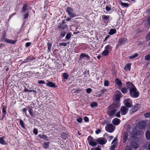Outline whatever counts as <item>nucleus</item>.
<instances>
[{
    "label": "nucleus",
    "mask_w": 150,
    "mask_h": 150,
    "mask_svg": "<svg viewBox=\"0 0 150 150\" xmlns=\"http://www.w3.org/2000/svg\"><path fill=\"white\" fill-rule=\"evenodd\" d=\"M38 83L39 84H45V82L43 80H39L38 81Z\"/></svg>",
    "instance_id": "55"
},
{
    "label": "nucleus",
    "mask_w": 150,
    "mask_h": 150,
    "mask_svg": "<svg viewBox=\"0 0 150 150\" xmlns=\"http://www.w3.org/2000/svg\"><path fill=\"white\" fill-rule=\"evenodd\" d=\"M132 100L131 99L127 98L124 100V103L125 105L127 107L131 108L132 105Z\"/></svg>",
    "instance_id": "10"
},
{
    "label": "nucleus",
    "mask_w": 150,
    "mask_h": 150,
    "mask_svg": "<svg viewBox=\"0 0 150 150\" xmlns=\"http://www.w3.org/2000/svg\"><path fill=\"white\" fill-rule=\"evenodd\" d=\"M46 85L49 87L52 88H55L56 86L55 84L51 81H48L46 83Z\"/></svg>",
    "instance_id": "23"
},
{
    "label": "nucleus",
    "mask_w": 150,
    "mask_h": 150,
    "mask_svg": "<svg viewBox=\"0 0 150 150\" xmlns=\"http://www.w3.org/2000/svg\"><path fill=\"white\" fill-rule=\"evenodd\" d=\"M120 95L119 94H117L115 95V99L117 101H120Z\"/></svg>",
    "instance_id": "45"
},
{
    "label": "nucleus",
    "mask_w": 150,
    "mask_h": 150,
    "mask_svg": "<svg viewBox=\"0 0 150 150\" xmlns=\"http://www.w3.org/2000/svg\"><path fill=\"white\" fill-rule=\"evenodd\" d=\"M17 41V40H10L8 39H6V40H5V42H6L7 43H9L10 44H15L16 42Z\"/></svg>",
    "instance_id": "26"
},
{
    "label": "nucleus",
    "mask_w": 150,
    "mask_h": 150,
    "mask_svg": "<svg viewBox=\"0 0 150 150\" xmlns=\"http://www.w3.org/2000/svg\"><path fill=\"white\" fill-rule=\"evenodd\" d=\"M146 39L147 40H150V31L146 35Z\"/></svg>",
    "instance_id": "57"
},
{
    "label": "nucleus",
    "mask_w": 150,
    "mask_h": 150,
    "mask_svg": "<svg viewBox=\"0 0 150 150\" xmlns=\"http://www.w3.org/2000/svg\"><path fill=\"white\" fill-rule=\"evenodd\" d=\"M39 137L44 140H48L47 137L45 135L42 134H39L38 135Z\"/></svg>",
    "instance_id": "28"
},
{
    "label": "nucleus",
    "mask_w": 150,
    "mask_h": 150,
    "mask_svg": "<svg viewBox=\"0 0 150 150\" xmlns=\"http://www.w3.org/2000/svg\"><path fill=\"white\" fill-rule=\"evenodd\" d=\"M44 148L45 149H48L49 146V142H45L43 144Z\"/></svg>",
    "instance_id": "38"
},
{
    "label": "nucleus",
    "mask_w": 150,
    "mask_h": 150,
    "mask_svg": "<svg viewBox=\"0 0 150 150\" xmlns=\"http://www.w3.org/2000/svg\"><path fill=\"white\" fill-rule=\"evenodd\" d=\"M145 135L146 139L147 140H149L150 139V131L147 130L145 132Z\"/></svg>",
    "instance_id": "29"
},
{
    "label": "nucleus",
    "mask_w": 150,
    "mask_h": 150,
    "mask_svg": "<svg viewBox=\"0 0 150 150\" xmlns=\"http://www.w3.org/2000/svg\"><path fill=\"white\" fill-rule=\"evenodd\" d=\"M34 59V58L33 57H28L26 58V62H30Z\"/></svg>",
    "instance_id": "34"
},
{
    "label": "nucleus",
    "mask_w": 150,
    "mask_h": 150,
    "mask_svg": "<svg viewBox=\"0 0 150 150\" xmlns=\"http://www.w3.org/2000/svg\"><path fill=\"white\" fill-rule=\"evenodd\" d=\"M113 127V125L112 124H108L107 126L105 127V129L108 132L112 133L115 130V129Z\"/></svg>",
    "instance_id": "7"
},
{
    "label": "nucleus",
    "mask_w": 150,
    "mask_h": 150,
    "mask_svg": "<svg viewBox=\"0 0 150 150\" xmlns=\"http://www.w3.org/2000/svg\"><path fill=\"white\" fill-rule=\"evenodd\" d=\"M83 119L81 117H79L76 120V121L79 123H81Z\"/></svg>",
    "instance_id": "59"
},
{
    "label": "nucleus",
    "mask_w": 150,
    "mask_h": 150,
    "mask_svg": "<svg viewBox=\"0 0 150 150\" xmlns=\"http://www.w3.org/2000/svg\"><path fill=\"white\" fill-rule=\"evenodd\" d=\"M47 52H50L51 50V48L52 47V44L51 43L48 42L47 43Z\"/></svg>",
    "instance_id": "32"
},
{
    "label": "nucleus",
    "mask_w": 150,
    "mask_h": 150,
    "mask_svg": "<svg viewBox=\"0 0 150 150\" xmlns=\"http://www.w3.org/2000/svg\"><path fill=\"white\" fill-rule=\"evenodd\" d=\"M4 139V137H0V143L3 145H6L7 143L6 142H5Z\"/></svg>",
    "instance_id": "31"
},
{
    "label": "nucleus",
    "mask_w": 150,
    "mask_h": 150,
    "mask_svg": "<svg viewBox=\"0 0 150 150\" xmlns=\"http://www.w3.org/2000/svg\"><path fill=\"white\" fill-rule=\"evenodd\" d=\"M110 52L105 49L102 52V54L103 56H106L108 55Z\"/></svg>",
    "instance_id": "33"
},
{
    "label": "nucleus",
    "mask_w": 150,
    "mask_h": 150,
    "mask_svg": "<svg viewBox=\"0 0 150 150\" xmlns=\"http://www.w3.org/2000/svg\"><path fill=\"white\" fill-rule=\"evenodd\" d=\"M131 64H127L124 67V70L126 71H130L131 69Z\"/></svg>",
    "instance_id": "25"
},
{
    "label": "nucleus",
    "mask_w": 150,
    "mask_h": 150,
    "mask_svg": "<svg viewBox=\"0 0 150 150\" xmlns=\"http://www.w3.org/2000/svg\"><path fill=\"white\" fill-rule=\"evenodd\" d=\"M112 123L115 125H118L120 123V120L117 118H115L112 120Z\"/></svg>",
    "instance_id": "22"
},
{
    "label": "nucleus",
    "mask_w": 150,
    "mask_h": 150,
    "mask_svg": "<svg viewBox=\"0 0 150 150\" xmlns=\"http://www.w3.org/2000/svg\"><path fill=\"white\" fill-rule=\"evenodd\" d=\"M113 47L110 45H108L105 47V49L109 51L110 53L112 50Z\"/></svg>",
    "instance_id": "24"
},
{
    "label": "nucleus",
    "mask_w": 150,
    "mask_h": 150,
    "mask_svg": "<svg viewBox=\"0 0 150 150\" xmlns=\"http://www.w3.org/2000/svg\"><path fill=\"white\" fill-rule=\"evenodd\" d=\"M29 15L28 12H26V14H25L23 15L24 18L25 19L28 18Z\"/></svg>",
    "instance_id": "62"
},
{
    "label": "nucleus",
    "mask_w": 150,
    "mask_h": 150,
    "mask_svg": "<svg viewBox=\"0 0 150 150\" xmlns=\"http://www.w3.org/2000/svg\"><path fill=\"white\" fill-rule=\"evenodd\" d=\"M116 30L115 28H112L110 29L109 32L108 34L110 35H112L115 34L116 33Z\"/></svg>",
    "instance_id": "27"
},
{
    "label": "nucleus",
    "mask_w": 150,
    "mask_h": 150,
    "mask_svg": "<svg viewBox=\"0 0 150 150\" xmlns=\"http://www.w3.org/2000/svg\"><path fill=\"white\" fill-rule=\"evenodd\" d=\"M96 140V139H93V138L91 136H88L87 138L89 144L93 147L97 145Z\"/></svg>",
    "instance_id": "4"
},
{
    "label": "nucleus",
    "mask_w": 150,
    "mask_h": 150,
    "mask_svg": "<svg viewBox=\"0 0 150 150\" xmlns=\"http://www.w3.org/2000/svg\"><path fill=\"white\" fill-rule=\"evenodd\" d=\"M136 138V137L134 135L132 136L130 138V140H131V144L133 147L135 149H137L139 147V146L138 144L134 141V140H135Z\"/></svg>",
    "instance_id": "5"
},
{
    "label": "nucleus",
    "mask_w": 150,
    "mask_h": 150,
    "mask_svg": "<svg viewBox=\"0 0 150 150\" xmlns=\"http://www.w3.org/2000/svg\"><path fill=\"white\" fill-rule=\"evenodd\" d=\"M145 59L146 60H150V54H148L146 55L145 57Z\"/></svg>",
    "instance_id": "50"
},
{
    "label": "nucleus",
    "mask_w": 150,
    "mask_h": 150,
    "mask_svg": "<svg viewBox=\"0 0 150 150\" xmlns=\"http://www.w3.org/2000/svg\"><path fill=\"white\" fill-rule=\"evenodd\" d=\"M120 111H119L116 114V116L118 117H120Z\"/></svg>",
    "instance_id": "64"
},
{
    "label": "nucleus",
    "mask_w": 150,
    "mask_h": 150,
    "mask_svg": "<svg viewBox=\"0 0 150 150\" xmlns=\"http://www.w3.org/2000/svg\"><path fill=\"white\" fill-rule=\"evenodd\" d=\"M66 33L65 31H61L60 33V38H62L64 37L65 36Z\"/></svg>",
    "instance_id": "36"
},
{
    "label": "nucleus",
    "mask_w": 150,
    "mask_h": 150,
    "mask_svg": "<svg viewBox=\"0 0 150 150\" xmlns=\"http://www.w3.org/2000/svg\"><path fill=\"white\" fill-rule=\"evenodd\" d=\"M107 91H108L107 89L104 88L102 90H101L100 91V92L102 94H104L105 93V92H107Z\"/></svg>",
    "instance_id": "54"
},
{
    "label": "nucleus",
    "mask_w": 150,
    "mask_h": 150,
    "mask_svg": "<svg viewBox=\"0 0 150 150\" xmlns=\"http://www.w3.org/2000/svg\"><path fill=\"white\" fill-rule=\"evenodd\" d=\"M128 110V109L125 106L122 107L120 109V112L122 115H125L127 114Z\"/></svg>",
    "instance_id": "12"
},
{
    "label": "nucleus",
    "mask_w": 150,
    "mask_h": 150,
    "mask_svg": "<svg viewBox=\"0 0 150 150\" xmlns=\"http://www.w3.org/2000/svg\"><path fill=\"white\" fill-rule=\"evenodd\" d=\"M96 142L100 145H104L106 143L107 139L103 137L99 138L96 140Z\"/></svg>",
    "instance_id": "9"
},
{
    "label": "nucleus",
    "mask_w": 150,
    "mask_h": 150,
    "mask_svg": "<svg viewBox=\"0 0 150 150\" xmlns=\"http://www.w3.org/2000/svg\"><path fill=\"white\" fill-rule=\"evenodd\" d=\"M111 105H113L114 107L118 109V108L120 106V101L115 100L114 103L112 104Z\"/></svg>",
    "instance_id": "21"
},
{
    "label": "nucleus",
    "mask_w": 150,
    "mask_h": 150,
    "mask_svg": "<svg viewBox=\"0 0 150 150\" xmlns=\"http://www.w3.org/2000/svg\"><path fill=\"white\" fill-rule=\"evenodd\" d=\"M92 91V90L91 88H88L86 89V92L87 93L89 94Z\"/></svg>",
    "instance_id": "60"
},
{
    "label": "nucleus",
    "mask_w": 150,
    "mask_h": 150,
    "mask_svg": "<svg viewBox=\"0 0 150 150\" xmlns=\"http://www.w3.org/2000/svg\"><path fill=\"white\" fill-rule=\"evenodd\" d=\"M23 91L24 92H34L35 93H36V91H35L34 90H29L26 88V87H25V88L24 90Z\"/></svg>",
    "instance_id": "41"
},
{
    "label": "nucleus",
    "mask_w": 150,
    "mask_h": 150,
    "mask_svg": "<svg viewBox=\"0 0 150 150\" xmlns=\"http://www.w3.org/2000/svg\"><path fill=\"white\" fill-rule=\"evenodd\" d=\"M86 54L84 53L81 54L79 56V59H81L86 56Z\"/></svg>",
    "instance_id": "49"
},
{
    "label": "nucleus",
    "mask_w": 150,
    "mask_h": 150,
    "mask_svg": "<svg viewBox=\"0 0 150 150\" xmlns=\"http://www.w3.org/2000/svg\"><path fill=\"white\" fill-rule=\"evenodd\" d=\"M139 107V105L138 104L135 105L134 107L131 110L133 113L137 111L138 110Z\"/></svg>",
    "instance_id": "20"
},
{
    "label": "nucleus",
    "mask_w": 150,
    "mask_h": 150,
    "mask_svg": "<svg viewBox=\"0 0 150 150\" xmlns=\"http://www.w3.org/2000/svg\"><path fill=\"white\" fill-rule=\"evenodd\" d=\"M129 90V95L130 97L134 98H137L139 95V93L137 89L135 87L132 88H130Z\"/></svg>",
    "instance_id": "1"
},
{
    "label": "nucleus",
    "mask_w": 150,
    "mask_h": 150,
    "mask_svg": "<svg viewBox=\"0 0 150 150\" xmlns=\"http://www.w3.org/2000/svg\"><path fill=\"white\" fill-rule=\"evenodd\" d=\"M146 123L144 121H141L139 122L138 128L139 129H144L146 128Z\"/></svg>",
    "instance_id": "8"
},
{
    "label": "nucleus",
    "mask_w": 150,
    "mask_h": 150,
    "mask_svg": "<svg viewBox=\"0 0 150 150\" xmlns=\"http://www.w3.org/2000/svg\"><path fill=\"white\" fill-rule=\"evenodd\" d=\"M120 90L122 93L124 94H126L127 91V88L126 87L122 88Z\"/></svg>",
    "instance_id": "37"
},
{
    "label": "nucleus",
    "mask_w": 150,
    "mask_h": 150,
    "mask_svg": "<svg viewBox=\"0 0 150 150\" xmlns=\"http://www.w3.org/2000/svg\"><path fill=\"white\" fill-rule=\"evenodd\" d=\"M126 84L127 87L129 88V89L130 88H132L135 87L134 84L129 81L127 82L126 83Z\"/></svg>",
    "instance_id": "18"
},
{
    "label": "nucleus",
    "mask_w": 150,
    "mask_h": 150,
    "mask_svg": "<svg viewBox=\"0 0 150 150\" xmlns=\"http://www.w3.org/2000/svg\"><path fill=\"white\" fill-rule=\"evenodd\" d=\"M98 105L97 103L95 102H93L91 103L90 106L92 108H93L94 107H97Z\"/></svg>",
    "instance_id": "40"
},
{
    "label": "nucleus",
    "mask_w": 150,
    "mask_h": 150,
    "mask_svg": "<svg viewBox=\"0 0 150 150\" xmlns=\"http://www.w3.org/2000/svg\"><path fill=\"white\" fill-rule=\"evenodd\" d=\"M62 76L65 79H67L69 77L68 74L66 73H64L62 74Z\"/></svg>",
    "instance_id": "39"
},
{
    "label": "nucleus",
    "mask_w": 150,
    "mask_h": 150,
    "mask_svg": "<svg viewBox=\"0 0 150 150\" xmlns=\"http://www.w3.org/2000/svg\"><path fill=\"white\" fill-rule=\"evenodd\" d=\"M121 5L124 7H127L129 6V5L128 4L123 2L121 3Z\"/></svg>",
    "instance_id": "48"
},
{
    "label": "nucleus",
    "mask_w": 150,
    "mask_h": 150,
    "mask_svg": "<svg viewBox=\"0 0 150 150\" xmlns=\"http://www.w3.org/2000/svg\"><path fill=\"white\" fill-rule=\"evenodd\" d=\"M28 7V5L26 4H25L23 6L22 8L21 12L23 13L25 12V11H26L27 8Z\"/></svg>",
    "instance_id": "30"
},
{
    "label": "nucleus",
    "mask_w": 150,
    "mask_h": 150,
    "mask_svg": "<svg viewBox=\"0 0 150 150\" xmlns=\"http://www.w3.org/2000/svg\"><path fill=\"white\" fill-rule=\"evenodd\" d=\"M128 134L127 132H124L123 134V143H125L128 139Z\"/></svg>",
    "instance_id": "17"
},
{
    "label": "nucleus",
    "mask_w": 150,
    "mask_h": 150,
    "mask_svg": "<svg viewBox=\"0 0 150 150\" xmlns=\"http://www.w3.org/2000/svg\"><path fill=\"white\" fill-rule=\"evenodd\" d=\"M117 138H115L112 142V144H114L115 142L117 141Z\"/></svg>",
    "instance_id": "63"
},
{
    "label": "nucleus",
    "mask_w": 150,
    "mask_h": 150,
    "mask_svg": "<svg viewBox=\"0 0 150 150\" xmlns=\"http://www.w3.org/2000/svg\"><path fill=\"white\" fill-rule=\"evenodd\" d=\"M105 9L107 11H109L111 10V5H107L105 7Z\"/></svg>",
    "instance_id": "46"
},
{
    "label": "nucleus",
    "mask_w": 150,
    "mask_h": 150,
    "mask_svg": "<svg viewBox=\"0 0 150 150\" xmlns=\"http://www.w3.org/2000/svg\"><path fill=\"white\" fill-rule=\"evenodd\" d=\"M115 83L117 84L118 88H121L123 84L121 81L119 79L116 78L115 80Z\"/></svg>",
    "instance_id": "13"
},
{
    "label": "nucleus",
    "mask_w": 150,
    "mask_h": 150,
    "mask_svg": "<svg viewBox=\"0 0 150 150\" xmlns=\"http://www.w3.org/2000/svg\"><path fill=\"white\" fill-rule=\"evenodd\" d=\"M110 16L108 15H103L102 16V19L103 22L107 24L110 20Z\"/></svg>",
    "instance_id": "11"
},
{
    "label": "nucleus",
    "mask_w": 150,
    "mask_h": 150,
    "mask_svg": "<svg viewBox=\"0 0 150 150\" xmlns=\"http://www.w3.org/2000/svg\"><path fill=\"white\" fill-rule=\"evenodd\" d=\"M61 137L63 139H66L67 137V135L65 132H62L61 134Z\"/></svg>",
    "instance_id": "35"
},
{
    "label": "nucleus",
    "mask_w": 150,
    "mask_h": 150,
    "mask_svg": "<svg viewBox=\"0 0 150 150\" xmlns=\"http://www.w3.org/2000/svg\"><path fill=\"white\" fill-rule=\"evenodd\" d=\"M33 133L35 135H37L38 134V129L37 128H34L33 130Z\"/></svg>",
    "instance_id": "56"
},
{
    "label": "nucleus",
    "mask_w": 150,
    "mask_h": 150,
    "mask_svg": "<svg viewBox=\"0 0 150 150\" xmlns=\"http://www.w3.org/2000/svg\"><path fill=\"white\" fill-rule=\"evenodd\" d=\"M68 26L65 23V22L64 20H62V22L59 23V25H58V28L59 30H62L67 28Z\"/></svg>",
    "instance_id": "6"
},
{
    "label": "nucleus",
    "mask_w": 150,
    "mask_h": 150,
    "mask_svg": "<svg viewBox=\"0 0 150 150\" xmlns=\"http://www.w3.org/2000/svg\"><path fill=\"white\" fill-rule=\"evenodd\" d=\"M127 40V38H122L120 39H119L118 40V45L119 46H120L122 45L124 43L125 41Z\"/></svg>",
    "instance_id": "16"
},
{
    "label": "nucleus",
    "mask_w": 150,
    "mask_h": 150,
    "mask_svg": "<svg viewBox=\"0 0 150 150\" xmlns=\"http://www.w3.org/2000/svg\"><path fill=\"white\" fill-rule=\"evenodd\" d=\"M69 42H66V43H64V42H63V43H59V45L60 46H66L67 45V44H69Z\"/></svg>",
    "instance_id": "52"
},
{
    "label": "nucleus",
    "mask_w": 150,
    "mask_h": 150,
    "mask_svg": "<svg viewBox=\"0 0 150 150\" xmlns=\"http://www.w3.org/2000/svg\"><path fill=\"white\" fill-rule=\"evenodd\" d=\"M71 37V33H68L65 37V38L67 40H68Z\"/></svg>",
    "instance_id": "42"
},
{
    "label": "nucleus",
    "mask_w": 150,
    "mask_h": 150,
    "mask_svg": "<svg viewBox=\"0 0 150 150\" xmlns=\"http://www.w3.org/2000/svg\"><path fill=\"white\" fill-rule=\"evenodd\" d=\"M116 146V144H114L111 146L110 148V150H115V148Z\"/></svg>",
    "instance_id": "51"
},
{
    "label": "nucleus",
    "mask_w": 150,
    "mask_h": 150,
    "mask_svg": "<svg viewBox=\"0 0 150 150\" xmlns=\"http://www.w3.org/2000/svg\"><path fill=\"white\" fill-rule=\"evenodd\" d=\"M7 108L4 105L3 106L2 108V117L1 119H0V120H2L4 118H6V109Z\"/></svg>",
    "instance_id": "14"
},
{
    "label": "nucleus",
    "mask_w": 150,
    "mask_h": 150,
    "mask_svg": "<svg viewBox=\"0 0 150 150\" xmlns=\"http://www.w3.org/2000/svg\"><path fill=\"white\" fill-rule=\"evenodd\" d=\"M66 11L69 17L72 18L76 16V13L74 9L71 7H67L66 9Z\"/></svg>",
    "instance_id": "2"
},
{
    "label": "nucleus",
    "mask_w": 150,
    "mask_h": 150,
    "mask_svg": "<svg viewBox=\"0 0 150 150\" xmlns=\"http://www.w3.org/2000/svg\"><path fill=\"white\" fill-rule=\"evenodd\" d=\"M6 35V31H4L2 34V36L1 38V41H4L5 42V40H6V39H7V38H5Z\"/></svg>",
    "instance_id": "19"
},
{
    "label": "nucleus",
    "mask_w": 150,
    "mask_h": 150,
    "mask_svg": "<svg viewBox=\"0 0 150 150\" xmlns=\"http://www.w3.org/2000/svg\"><path fill=\"white\" fill-rule=\"evenodd\" d=\"M144 116L146 118L150 117V112H146L144 115Z\"/></svg>",
    "instance_id": "47"
},
{
    "label": "nucleus",
    "mask_w": 150,
    "mask_h": 150,
    "mask_svg": "<svg viewBox=\"0 0 150 150\" xmlns=\"http://www.w3.org/2000/svg\"><path fill=\"white\" fill-rule=\"evenodd\" d=\"M109 85V81L107 80H105L104 82V86H108Z\"/></svg>",
    "instance_id": "53"
},
{
    "label": "nucleus",
    "mask_w": 150,
    "mask_h": 150,
    "mask_svg": "<svg viewBox=\"0 0 150 150\" xmlns=\"http://www.w3.org/2000/svg\"><path fill=\"white\" fill-rule=\"evenodd\" d=\"M83 120L86 122H87L89 121L88 118L87 116H85L83 118Z\"/></svg>",
    "instance_id": "61"
},
{
    "label": "nucleus",
    "mask_w": 150,
    "mask_h": 150,
    "mask_svg": "<svg viewBox=\"0 0 150 150\" xmlns=\"http://www.w3.org/2000/svg\"><path fill=\"white\" fill-rule=\"evenodd\" d=\"M118 109L114 107L113 105H110L108 108V114L110 117L114 116Z\"/></svg>",
    "instance_id": "3"
},
{
    "label": "nucleus",
    "mask_w": 150,
    "mask_h": 150,
    "mask_svg": "<svg viewBox=\"0 0 150 150\" xmlns=\"http://www.w3.org/2000/svg\"><path fill=\"white\" fill-rule=\"evenodd\" d=\"M146 21L148 23V25L150 26V16L148 17L146 19Z\"/></svg>",
    "instance_id": "58"
},
{
    "label": "nucleus",
    "mask_w": 150,
    "mask_h": 150,
    "mask_svg": "<svg viewBox=\"0 0 150 150\" xmlns=\"http://www.w3.org/2000/svg\"><path fill=\"white\" fill-rule=\"evenodd\" d=\"M28 110V112L31 117H33L35 116V114L33 113V107L30 106H28L27 107Z\"/></svg>",
    "instance_id": "15"
},
{
    "label": "nucleus",
    "mask_w": 150,
    "mask_h": 150,
    "mask_svg": "<svg viewBox=\"0 0 150 150\" xmlns=\"http://www.w3.org/2000/svg\"><path fill=\"white\" fill-rule=\"evenodd\" d=\"M19 124L22 127L23 129H25V127L24 125V122L22 120H20Z\"/></svg>",
    "instance_id": "43"
},
{
    "label": "nucleus",
    "mask_w": 150,
    "mask_h": 150,
    "mask_svg": "<svg viewBox=\"0 0 150 150\" xmlns=\"http://www.w3.org/2000/svg\"><path fill=\"white\" fill-rule=\"evenodd\" d=\"M138 54H137L136 53L135 54L132 56H129V59H132L137 57L138 56Z\"/></svg>",
    "instance_id": "44"
}]
</instances>
